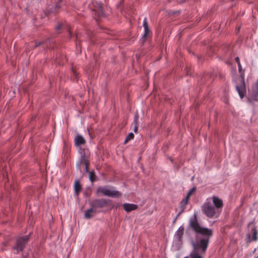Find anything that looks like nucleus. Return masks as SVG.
Listing matches in <instances>:
<instances>
[{"mask_svg": "<svg viewBox=\"0 0 258 258\" xmlns=\"http://www.w3.org/2000/svg\"><path fill=\"white\" fill-rule=\"evenodd\" d=\"M188 229L196 233V240H192L194 249L190 253L191 258H203L208 247L210 238L213 235L211 229L202 226L196 212L189 218Z\"/></svg>", "mask_w": 258, "mask_h": 258, "instance_id": "obj_1", "label": "nucleus"}, {"mask_svg": "<svg viewBox=\"0 0 258 258\" xmlns=\"http://www.w3.org/2000/svg\"><path fill=\"white\" fill-rule=\"evenodd\" d=\"M223 206V201L216 196H213L206 200L201 209L208 217L217 218L221 213Z\"/></svg>", "mask_w": 258, "mask_h": 258, "instance_id": "obj_2", "label": "nucleus"}, {"mask_svg": "<svg viewBox=\"0 0 258 258\" xmlns=\"http://www.w3.org/2000/svg\"><path fill=\"white\" fill-rule=\"evenodd\" d=\"M75 144L78 149L79 153L80 155V159L77 162L76 166L79 169H80L81 165L85 166L86 172H88V165L89 163V158L90 157V152L87 149H83L81 145L85 143L86 141L83 137L77 134L74 139Z\"/></svg>", "mask_w": 258, "mask_h": 258, "instance_id": "obj_3", "label": "nucleus"}, {"mask_svg": "<svg viewBox=\"0 0 258 258\" xmlns=\"http://www.w3.org/2000/svg\"><path fill=\"white\" fill-rule=\"evenodd\" d=\"M97 192L108 197L118 198L121 196L120 192L115 190L112 187L100 186L97 188Z\"/></svg>", "mask_w": 258, "mask_h": 258, "instance_id": "obj_4", "label": "nucleus"}, {"mask_svg": "<svg viewBox=\"0 0 258 258\" xmlns=\"http://www.w3.org/2000/svg\"><path fill=\"white\" fill-rule=\"evenodd\" d=\"M29 236H25L23 237L18 238L14 247V249L15 250L14 253H17L19 251H22L23 249L25 244L29 240Z\"/></svg>", "mask_w": 258, "mask_h": 258, "instance_id": "obj_5", "label": "nucleus"}, {"mask_svg": "<svg viewBox=\"0 0 258 258\" xmlns=\"http://www.w3.org/2000/svg\"><path fill=\"white\" fill-rule=\"evenodd\" d=\"M184 230L183 226L181 225L178 228L174 234L173 243L178 246L181 245L182 243V237Z\"/></svg>", "mask_w": 258, "mask_h": 258, "instance_id": "obj_6", "label": "nucleus"}, {"mask_svg": "<svg viewBox=\"0 0 258 258\" xmlns=\"http://www.w3.org/2000/svg\"><path fill=\"white\" fill-rule=\"evenodd\" d=\"M93 5L94 7V15L96 16H106L108 15L104 13L100 3L95 2Z\"/></svg>", "mask_w": 258, "mask_h": 258, "instance_id": "obj_7", "label": "nucleus"}, {"mask_svg": "<svg viewBox=\"0 0 258 258\" xmlns=\"http://www.w3.org/2000/svg\"><path fill=\"white\" fill-rule=\"evenodd\" d=\"M236 89L240 98H242L246 93V89L243 79H242L240 81L239 84L236 86Z\"/></svg>", "mask_w": 258, "mask_h": 258, "instance_id": "obj_8", "label": "nucleus"}, {"mask_svg": "<svg viewBox=\"0 0 258 258\" xmlns=\"http://www.w3.org/2000/svg\"><path fill=\"white\" fill-rule=\"evenodd\" d=\"M91 206L93 208H103L107 206V202L104 199L95 200L91 202Z\"/></svg>", "mask_w": 258, "mask_h": 258, "instance_id": "obj_9", "label": "nucleus"}, {"mask_svg": "<svg viewBox=\"0 0 258 258\" xmlns=\"http://www.w3.org/2000/svg\"><path fill=\"white\" fill-rule=\"evenodd\" d=\"M143 26L144 29V33L142 36V41L144 42L150 32L146 18H145L143 21Z\"/></svg>", "mask_w": 258, "mask_h": 258, "instance_id": "obj_10", "label": "nucleus"}, {"mask_svg": "<svg viewBox=\"0 0 258 258\" xmlns=\"http://www.w3.org/2000/svg\"><path fill=\"white\" fill-rule=\"evenodd\" d=\"M124 210L127 213L135 210L138 208V206L134 204L125 203L123 205Z\"/></svg>", "mask_w": 258, "mask_h": 258, "instance_id": "obj_11", "label": "nucleus"}, {"mask_svg": "<svg viewBox=\"0 0 258 258\" xmlns=\"http://www.w3.org/2000/svg\"><path fill=\"white\" fill-rule=\"evenodd\" d=\"M96 212V211L93 208H90L85 212L84 216L87 219H90L93 216Z\"/></svg>", "mask_w": 258, "mask_h": 258, "instance_id": "obj_12", "label": "nucleus"}, {"mask_svg": "<svg viewBox=\"0 0 258 258\" xmlns=\"http://www.w3.org/2000/svg\"><path fill=\"white\" fill-rule=\"evenodd\" d=\"M81 189V185L79 181H76L75 183V190L77 195L79 194Z\"/></svg>", "mask_w": 258, "mask_h": 258, "instance_id": "obj_13", "label": "nucleus"}, {"mask_svg": "<svg viewBox=\"0 0 258 258\" xmlns=\"http://www.w3.org/2000/svg\"><path fill=\"white\" fill-rule=\"evenodd\" d=\"M196 190V187H194L193 188H192L187 193V195H186V199H185V201L184 202V205H186L187 203V201H188V199L189 198V197L192 195V194Z\"/></svg>", "mask_w": 258, "mask_h": 258, "instance_id": "obj_14", "label": "nucleus"}, {"mask_svg": "<svg viewBox=\"0 0 258 258\" xmlns=\"http://www.w3.org/2000/svg\"><path fill=\"white\" fill-rule=\"evenodd\" d=\"M134 135L133 133H130L128 136L126 137V139H125L124 140V143H126L127 142H128L129 141H130L131 140H132V139L134 138Z\"/></svg>", "mask_w": 258, "mask_h": 258, "instance_id": "obj_15", "label": "nucleus"}, {"mask_svg": "<svg viewBox=\"0 0 258 258\" xmlns=\"http://www.w3.org/2000/svg\"><path fill=\"white\" fill-rule=\"evenodd\" d=\"M252 230L253 233H252V236H251V239L252 240H256L257 239V237H256L257 231H256V229L255 228H253Z\"/></svg>", "mask_w": 258, "mask_h": 258, "instance_id": "obj_16", "label": "nucleus"}, {"mask_svg": "<svg viewBox=\"0 0 258 258\" xmlns=\"http://www.w3.org/2000/svg\"><path fill=\"white\" fill-rule=\"evenodd\" d=\"M89 179L91 182H93L94 181V174L93 172L89 173Z\"/></svg>", "mask_w": 258, "mask_h": 258, "instance_id": "obj_17", "label": "nucleus"}, {"mask_svg": "<svg viewBox=\"0 0 258 258\" xmlns=\"http://www.w3.org/2000/svg\"><path fill=\"white\" fill-rule=\"evenodd\" d=\"M179 11H170L169 12H168L167 14L168 15H175V14H177L178 13H179Z\"/></svg>", "mask_w": 258, "mask_h": 258, "instance_id": "obj_18", "label": "nucleus"}, {"mask_svg": "<svg viewBox=\"0 0 258 258\" xmlns=\"http://www.w3.org/2000/svg\"><path fill=\"white\" fill-rule=\"evenodd\" d=\"M138 118H139V116H138V114H136L135 116V118H134V122L136 124H138Z\"/></svg>", "mask_w": 258, "mask_h": 258, "instance_id": "obj_19", "label": "nucleus"}, {"mask_svg": "<svg viewBox=\"0 0 258 258\" xmlns=\"http://www.w3.org/2000/svg\"><path fill=\"white\" fill-rule=\"evenodd\" d=\"M62 27V25L61 24H59L56 27V30H59Z\"/></svg>", "mask_w": 258, "mask_h": 258, "instance_id": "obj_20", "label": "nucleus"}, {"mask_svg": "<svg viewBox=\"0 0 258 258\" xmlns=\"http://www.w3.org/2000/svg\"><path fill=\"white\" fill-rule=\"evenodd\" d=\"M238 66L239 71L240 72H241V65L240 63H239L238 64Z\"/></svg>", "mask_w": 258, "mask_h": 258, "instance_id": "obj_21", "label": "nucleus"}, {"mask_svg": "<svg viewBox=\"0 0 258 258\" xmlns=\"http://www.w3.org/2000/svg\"><path fill=\"white\" fill-rule=\"evenodd\" d=\"M235 60H236V62L237 63V64H238L239 63H240L238 57H235Z\"/></svg>", "mask_w": 258, "mask_h": 258, "instance_id": "obj_22", "label": "nucleus"}, {"mask_svg": "<svg viewBox=\"0 0 258 258\" xmlns=\"http://www.w3.org/2000/svg\"><path fill=\"white\" fill-rule=\"evenodd\" d=\"M138 126L137 124H135V126L134 127V131L136 132L137 131Z\"/></svg>", "mask_w": 258, "mask_h": 258, "instance_id": "obj_23", "label": "nucleus"}, {"mask_svg": "<svg viewBox=\"0 0 258 258\" xmlns=\"http://www.w3.org/2000/svg\"><path fill=\"white\" fill-rule=\"evenodd\" d=\"M41 42H37L36 43L35 45V47H36L37 46H39L41 44Z\"/></svg>", "mask_w": 258, "mask_h": 258, "instance_id": "obj_24", "label": "nucleus"}, {"mask_svg": "<svg viewBox=\"0 0 258 258\" xmlns=\"http://www.w3.org/2000/svg\"><path fill=\"white\" fill-rule=\"evenodd\" d=\"M180 213H179L177 214V217H176V218H175V219H174V222H175V221L176 220V219L177 217L178 216H179V215H180Z\"/></svg>", "mask_w": 258, "mask_h": 258, "instance_id": "obj_25", "label": "nucleus"}, {"mask_svg": "<svg viewBox=\"0 0 258 258\" xmlns=\"http://www.w3.org/2000/svg\"><path fill=\"white\" fill-rule=\"evenodd\" d=\"M248 101H249V102H250V98H248Z\"/></svg>", "mask_w": 258, "mask_h": 258, "instance_id": "obj_26", "label": "nucleus"}, {"mask_svg": "<svg viewBox=\"0 0 258 258\" xmlns=\"http://www.w3.org/2000/svg\"><path fill=\"white\" fill-rule=\"evenodd\" d=\"M254 258H258V255L256 257H255Z\"/></svg>", "mask_w": 258, "mask_h": 258, "instance_id": "obj_27", "label": "nucleus"}, {"mask_svg": "<svg viewBox=\"0 0 258 258\" xmlns=\"http://www.w3.org/2000/svg\"><path fill=\"white\" fill-rule=\"evenodd\" d=\"M184 258H188V257H184Z\"/></svg>", "mask_w": 258, "mask_h": 258, "instance_id": "obj_28", "label": "nucleus"}]
</instances>
